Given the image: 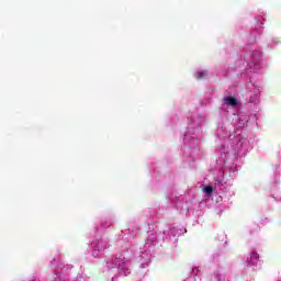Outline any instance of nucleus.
<instances>
[{"instance_id": "4", "label": "nucleus", "mask_w": 281, "mask_h": 281, "mask_svg": "<svg viewBox=\"0 0 281 281\" xmlns=\"http://www.w3.org/2000/svg\"><path fill=\"white\" fill-rule=\"evenodd\" d=\"M204 192L206 193L207 196H212V194L214 192V188H212L211 186H206L204 188Z\"/></svg>"}, {"instance_id": "2", "label": "nucleus", "mask_w": 281, "mask_h": 281, "mask_svg": "<svg viewBox=\"0 0 281 281\" xmlns=\"http://www.w3.org/2000/svg\"><path fill=\"white\" fill-rule=\"evenodd\" d=\"M224 102L228 106H237L238 105V100H236V98H234V97L224 98Z\"/></svg>"}, {"instance_id": "1", "label": "nucleus", "mask_w": 281, "mask_h": 281, "mask_svg": "<svg viewBox=\"0 0 281 281\" xmlns=\"http://www.w3.org/2000/svg\"><path fill=\"white\" fill-rule=\"evenodd\" d=\"M258 260H260V255H258V252H251L247 259H246V262L248 265H252V266H256L258 265Z\"/></svg>"}, {"instance_id": "3", "label": "nucleus", "mask_w": 281, "mask_h": 281, "mask_svg": "<svg viewBox=\"0 0 281 281\" xmlns=\"http://www.w3.org/2000/svg\"><path fill=\"white\" fill-rule=\"evenodd\" d=\"M196 80H203V78H207V71H200L195 74Z\"/></svg>"}]
</instances>
